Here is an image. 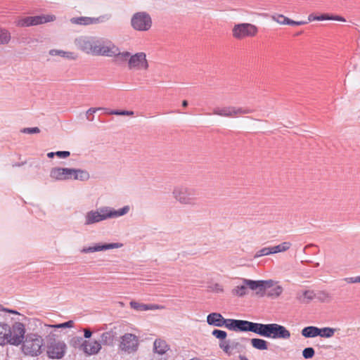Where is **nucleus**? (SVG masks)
Returning a JSON list of instances; mask_svg holds the SVG:
<instances>
[{"label":"nucleus","instance_id":"1","mask_svg":"<svg viewBox=\"0 0 360 360\" xmlns=\"http://www.w3.org/2000/svg\"><path fill=\"white\" fill-rule=\"evenodd\" d=\"M129 210V205H125L119 210H115L109 206H102L87 212L84 215V224L90 226L108 219H116L127 214Z\"/></svg>","mask_w":360,"mask_h":360},{"label":"nucleus","instance_id":"2","mask_svg":"<svg viewBox=\"0 0 360 360\" xmlns=\"http://www.w3.org/2000/svg\"><path fill=\"white\" fill-rule=\"evenodd\" d=\"M241 281L242 283L232 290L233 295L240 297L244 296L248 293V288L252 290H257L256 293L259 295L261 291L267 290L274 284V281L271 279L254 281L243 278Z\"/></svg>","mask_w":360,"mask_h":360},{"label":"nucleus","instance_id":"3","mask_svg":"<svg viewBox=\"0 0 360 360\" xmlns=\"http://www.w3.org/2000/svg\"><path fill=\"white\" fill-rule=\"evenodd\" d=\"M198 191L197 188L185 185L174 187L172 196L181 205L194 207L198 204Z\"/></svg>","mask_w":360,"mask_h":360},{"label":"nucleus","instance_id":"4","mask_svg":"<svg viewBox=\"0 0 360 360\" xmlns=\"http://www.w3.org/2000/svg\"><path fill=\"white\" fill-rule=\"evenodd\" d=\"M22 350L26 355L36 356L41 353L43 339L35 333L26 335L22 342Z\"/></svg>","mask_w":360,"mask_h":360},{"label":"nucleus","instance_id":"5","mask_svg":"<svg viewBox=\"0 0 360 360\" xmlns=\"http://www.w3.org/2000/svg\"><path fill=\"white\" fill-rule=\"evenodd\" d=\"M139 347V336L130 333H126L120 337L118 349L122 354H133L138 351Z\"/></svg>","mask_w":360,"mask_h":360},{"label":"nucleus","instance_id":"6","mask_svg":"<svg viewBox=\"0 0 360 360\" xmlns=\"http://www.w3.org/2000/svg\"><path fill=\"white\" fill-rule=\"evenodd\" d=\"M56 20L53 15H41L36 16L17 17L14 23L19 27H27L53 22Z\"/></svg>","mask_w":360,"mask_h":360},{"label":"nucleus","instance_id":"7","mask_svg":"<svg viewBox=\"0 0 360 360\" xmlns=\"http://www.w3.org/2000/svg\"><path fill=\"white\" fill-rule=\"evenodd\" d=\"M152 18L146 11L136 12L131 16V26L136 31L146 32L152 26Z\"/></svg>","mask_w":360,"mask_h":360},{"label":"nucleus","instance_id":"8","mask_svg":"<svg viewBox=\"0 0 360 360\" xmlns=\"http://www.w3.org/2000/svg\"><path fill=\"white\" fill-rule=\"evenodd\" d=\"M8 345L18 346L23 342L25 335V325L20 322L14 323L12 326H9Z\"/></svg>","mask_w":360,"mask_h":360},{"label":"nucleus","instance_id":"9","mask_svg":"<svg viewBox=\"0 0 360 360\" xmlns=\"http://www.w3.org/2000/svg\"><path fill=\"white\" fill-rule=\"evenodd\" d=\"M257 32V27L250 23L236 24L232 29L233 37L237 39L255 37Z\"/></svg>","mask_w":360,"mask_h":360},{"label":"nucleus","instance_id":"10","mask_svg":"<svg viewBox=\"0 0 360 360\" xmlns=\"http://www.w3.org/2000/svg\"><path fill=\"white\" fill-rule=\"evenodd\" d=\"M290 331L283 326L277 323L266 325L265 338L287 340L290 338Z\"/></svg>","mask_w":360,"mask_h":360},{"label":"nucleus","instance_id":"11","mask_svg":"<svg viewBox=\"0 0 360 360\" xmlns=\"http://www.w3.org/2000/svg\"><path fill=\"white\" fill-rule=\"evenodd\" d=\"M93 55L108 56L112 53L115 44L110 40L104 38H94Z\"/></svg>","mask_w":360,"mask_h":360},{"label":"nucleus","instance_id":"12","mask_svg":"<svg viewBox=\"0 0 360 360\" xmlns=\"http://www.w3.org/2000/svg\"><path fill=\"white\" fill-rule=\"evenodd\" d=\"M66 345L63 342L56 341L50 338V342L47 347V354L50 359L63 358L65 355Z\"/></svg>","mask_w":360,"mask_h":360},{"label":"nucleus","instance_id":"13","mask_svg":"<svg viewBox=\"0 0 360 360\" xmlns=\"http://www.w3.org/2000/svg\"><path fill=\"white\" fill-rule=\"evenodd\" d=\"M110 18H111V15L105 14V15H102L97 18L85 17V16L75 17V18H72L70 20V21L71 23L75 24V25H94V24L103 23V22H105L109 20Z\"/></svg>","mask_w":360,"mask_h":360},{"label":"nucleus","instance_id":"14","mask_svg":"<svg viewBox=\"0 0 360 360\" xmlns=\"http://www.w3.org/2000/svg\"><path fill=\"white\" fill-rule=\"evenodd\" d=\"M129 69L136 70H147L148 68V63L146 59V55L143 52H139L134 55H131L128 63Z\"/></svg>","mask_w":360,"mask_h":360},{"label":"nucleus","instance_id":"15","mask_svg":"<svg viewBox=\"0 0 360 360\" xmlns=\"http://www.w3.org/2000/svg\"><path fill=\"white\" fill-rule=\"evenodd\" d=\"M227 328L236 332H252L254 333L255 323L245 320L233 319L229 321Z\"/></svg>","mask_w":360,"mask_h":360},{"label":"nucleus","instance_id":"16","mask_svg":"<svg viewBox=\"0 0 360 360\" xmlns=\"http://www.w3.org/2000/svg\"><path fill=\"white\" fill-rule=\"evenodd\" d=\"M94 37L80 36L75 39V44L82 51L93 55V44Z\"/></svg>","mask_w":360,"mask_h":360},{"label":"nucleus","instance_id":"17","mask_svg":"<svg viewBox=\"0 0 360 360\" xmlns=\"http://www.w3.org/2000/svg\"><path fill=\"white\" fill-rule=\"evenodd\" d=\"M50 177L56 181L72 179V168L53 167L50 171Z\"/></svg>","mask_w":360,"mask_h":360},{"label":"nucleus","instance_id":"18","mask_svg":"<svg viewBox=\"0 0 360 360\" xmlns=\"http://www.w3.org/2000/svg\"><path fill=\"white\" fill-rule=\"evenodd\" d=\"M123 246L122 243H104V244H96L94 246H90L88 248H84L81 252L82 253H89L94 252H99V251H105L110 249L120 248Z\"/></svg>","mask_w":360,"mask_h":360},{"label":"nucleus","instance_id":"19","mask_svg":"<svg viewBox=\"0 0 360 360\" xmlns=\"http://www.w3.org/2000/svg\"><path fill=\"white\" fill-rule=\"evenodd\" d=\"M129 304L130 307L136 311H145L148 310L153 311L155 309H160L164 308V306L160 304H143L134 300L131 301Z\"/></svg>","mask_w":360,"mask_h":360},{"label":"nucleus","instance_id":"20","mask_svg":"<svg viewBox=\"0 0 360 360\" xmlns=\"http://www.w3.org/2000/svg\"><path fill=\"white\" fill-rule=\"evenodd\" d=\"M130 56L131 53L129 52H120V49L116 45L112 47V53H110V55L109 56V57H115V63H123L127 60L129 61Z\"/></svg>","mask_w":360,"mask_h":360},{"label":"nucleus","instance_id":"21","mask_svg":"<svg viewBox=\"0 0 360 360\" xmlns=\"http://www.w3.org/2000/svg\"><path fill=\"white\" fill-rule=\"evenodd\" d=\"M83 350L89 355L97 354L101 349V345L98 341H86L85 340L82 344Z\"/></svg>","mask_w":360,"mask_h":360},{"label":"nucleus","instance_id":"22","mask_svg":"<svg viewBox=\"0 0 360 360\" xmlns=\"http://www.w3.org/2000/svg\"><path fill=\"white\" fill-rule=\"evenodd\" d=\"M170 349L169 345L162 339L158 338L153 342V352L159 355L166 354Z\"/></svg>","mask_w":360,"mask_h":360},{"label":"nucleus","instance_id":"23","mask_svg":"<svg viewBox=\"0 0 360 360\" xmlns=\"http://www.w3.org/2000/svg\"><path fill=\"white\" fill-rule=\"evenodd\" d=\"M283 290V288L281 285H276V282L274 281V284L272 287L261 291L259 294H261V295H266L271 299H276L281 295Z\"/></svg>","mask_w":360,"mask_h":360},{"label":"nucleus","instance_id":"24","mask_svg":"<svg viewBox=\"0 0 360 360\" xmlns=\"http://www.w3.org/2000/svg\"><path fill=\"white\" fill-rule=\"evenodd\" d=\"M229 321H233V319H224V316H207V323L217 327L225 326L227 328L230 323Z\"/></svg>","mask_w":360,"mask_h":360},{"label":"nucleus","instance_id":"25","mask_svg":"<svg viewBox=\"0 0 360 360\" xmlns=\"http://www.w3.org/2000/svg\"><path fill=\"white\" fill-rule=\"evenodd\" d=\"M315 292L311 290H300L297 293V299L302 303H308L314 299Z\"/></svg>","mask_w":360,"mask_h":360},{"label":"nucleus","instance_id":"26","mask_svg":"<svg viewBox=\"0 0 360 360\" xmlns=\"http://www.w3.org/2000/svg\"><path fill=\"white\" fill-rule=\"evenodd\" d=\"M319 328L316 326H307L301 330V335L306 338H312L319 336Z\"/></svg>","mask_w":360,"mask_h":360},{"label":"nucleus","instance_id":"27","mask_svg":"<svg viewBox=\"0 0 360 360\" xmlns=\"http://www.w3.org/2000/svg\"><path fill=\"white\" fill-rule=\"evenodd\" d=\"M89 178L90 174L86 170L72 168V179L85 181Z\"/></svg>","mask_w":360,"mask_h":360},{"label":"nucleus","instance_id":"28","mask_svg":"<svg viewBox=\"0 0 360 360\" xmlns=\"http://www.w3.org/2000/svg\"><path fill=\"white\" fill-rule=\"evenodd\" d=\"M9 325L0 323V345H8Z\"/></svg>","mask_w":360,"mask_h":360},{"label":"nucleus","instance_id":"29","mask_svg":"<svg viewBox=\"0 0 360 360\" xmlns=\"http://www.w3.org/2000/svg\"><path fill=\"white\" fill-rule=\"evenodd\" d=\"M213 114L222 117H233V106L215 108L213 110Z\"/></svg>","mask_w":360,"mask_h":360},{"label":"nucleus","instance_id":"30","mask_svg":"<svg viewBox=\"0 0 360 360\" xmlns=\"http://www.w3.org/2000/svg\"><path fill=\"white\" fill-rule=\"evenodd\" d=\"M49 54L53 56H59L63 58H66L72 59V60L75 59V58H76L75 53L72 52L64 51L62 50H57V49L50 50Z\"/></svg>","mask_w":360,"mask_h":360},{"label":"nucleus","instance_id":"31","mask_svg":"<svg viewBox=\"0 0 360 360\" xmlns=\"http://www.w3.org/2000/svg\"><path fill=\"white\" fill-rule=\"evenodd\" d=\"M252 346L259 350H266L268 349V342L260 338H252L251 340Z\"/></svg>","mask_w":360,"mask_h":360},{"label":"nucleus","instance_id":"32","mask_svg":"<svg viewBox=\"0 0 360 360\" xmlns=\"http://www.w3.org/2000/svg\"><path fill=\"white\" fill-rule=\"evenodd\" d=\"M11 39L10 32L6 28L0 26V45L8 44Z\"/></svg>","mask_w":360,"mask_h":360},{"label":"nucleus","instance_id":"33","mask_svg":"<svg viewBox=\"0 0 360 360\" xmlns=\"http://www.w3.org/2000/svg\"><path fill=\"white\" fill-rule=\"evenodd\" d=\"M115 333L112 331H107L103 333L101 336V342L103 345H110L113 342Z\"/></svg>","mask_w":360,"mask_h":360},{"label":"nucleus","instance_id":"34","mask_svg":"<svg viewBox=\"0 0 360 360\" xmlns=\"http://www.w3.org/2000/svg\"><path fill=\"white\" fill-rule=\"evenodd\" d=\"M255 110L250 108H242L233 106V117H238L243 114L252 113Z\"/></svg>","mask_w":360,"mask_h":360},{"label":"nucleus","instance_id":"35","mask_svg":"<svg viewBox=\"0 0 360 360\" xmlns=\"http://www.w3.org/2000/svg\"><path fill=\"white\" fill-rule=\"evenodd\" d=\"M291 247L290 242H283L278 245L271 247L273 254L285 252L289 250Z\"/></svg>","mask_w":360,"mask_h":360},{"label":"nucleus","instance_id":"36","mask_svg":"<svg viewBox=\"0 0 360 360\" xmlns=\"http://www.w3.org/2000/svg\"><path fill=\"white\" fill-rule=\"evenodd\" d=\"M335 332V329L329 327H325L322 328H319V336L321 338H329L334 335Z\"/></svg>","mask_w":360,"mask_h":360},{"label":"nucleus","instance_id":"37","mask_svg":"<svg viewBox=\"0 0 360 360\" xmlns=\"http://www.w3.org/2000/svg\"><path fill=\"white\" fill-rule=\"evenodd\" d=\"M314 298L321 302H328L330 300V296L326 291H317L315 292Z\"/></svg>","mask_w":360,"mask_h":360},{"label":"nucleus","instance_id":"38","mask_svg":"<svg viewBox=\"0 0 360 360\" xmlns=\"http://www.w3.org/2000/svg\"><path fill=\"white\" fill-rule=\"evenodd\" d=\"M329 14L323 13L320 15H315L313 13L309 15L307 22H311L314 20H329Z\"/></svg>","mask_w":360,"mask_h":360},{"label":"nucleus","instance_id":"39","mask_svg":"<svg viewBox=\"0 0 360 360\" xmlns=\"http://www.w3.org/2000/svg\"><path fill=\"white\" fill-rule=\"evenodd\" d=\"M266 325V324L255 323L254 333L264 337Z\"/></svg>","mask_w":360,"mask_h":360},{"label":"nucleus","instance_id":"40","mask_svg":"<svg viewBox=\"0 0 360 360\" xmlns=\"http://www.w3.org/2000/svg\"><path fill=\"white\" fill-rule=\"evenodd\" d=\"M271 254H273L271 247H265V248H263L260 249L259 250H258L255 253V257H256V258L260 257L262 256L269 255Z\"/></svg>","mask_w":360,"mask_h":360},{"label":"nucleus","instance_id":"41","mask_svg":"<svg viewBox=\"0 0 360 360\" xmlns=\"http://www.w3.org/2000/svg\"><path fill=\"white\" fill-rule=\"evenodd\" d=\"M315 355V350L313 347H306L302 350V356L305 359H311Z\"/></svg>","mask_w":360,"mask_h":360},{"label":"nucleus","instance_id":"42","mask_svg":"<svg viewBox=\"0 0 360 360\" xmlns=\"http://www.w3.org/2000/svg\"><path fill=\"white\" fill-rule=\"evenodd\" d=\"M212 333L215 338L219 340H224L227 336L226 331L218 329L214 330Z\"/></svg>","mask_w":360,"mask_h":360},{"label":"nucleus","instance_id":"43","mask_svg":"<svg viewBox=\"0 0 360 360\" xmlns=\"http://www.w3.org/2000/svg\"><path fill=\"white\" fill-rule=\"evenodd\" d=\"M283 23H288L289 25H303L308 23L307 21H295L290 18H283Z\"/></svg>","mask_w":360,"mask_h":360},{"label":"nucleus","instance_id":"44","mask_svg":"<svg viewBox=\"0 0 360 360\" xmlns=\"http://www.w3.org/2000/svg\"><path fill=\"white\" fill-rule=\"evenodd\" d=\"M271 19L278 22V24L280 25H288V23H283L282 22L283 21V18H288L287 17H285V15H282V14H274L271 16Z\"/></svg>","mask_w":360,"mask_h":360},{"label":"nucleus","instance_id":"45","mask_svg":"<svg viewBox=\"0 0 360 360\" xmlns=\"http://www.w3.org/2000/svg\"><path fill=\"white\" fill-rule=\"evenodd\" d=\"M110 114L111 115H133L134 114V111L131 110H112L110 112Z\"/></svg>","mask_w":360,"mask_h":360},{"label":"nucleus","instance_id":"46","mask_svg":"<svg viewBox=\"0 0 360 360\" xmlns=\"http://www.w3.org/2000/svg\"><path fill=\"white\" fill-rule=\"evenodd\" d=\"M21 132L23 134H38L40 132L39 127H27L21 129Z\"/></svg>","mask_w":360,"mask_h":360},{"label":"nucleus","instance_id":"47","mask_svg":"<svg viewBox=\"0 0 360 360\" xmlns=\"http://www.w3.org/2000/svg\"><path fill=\"white\" fill-rule=\"evenodd\" d=\"M219 347L221 349H223V351L226 353V354H230L231 353V346L229 345V341H222L221 342H220L219 344Z\"/></svg>","mask_w":360,"mask_h":360},{"label":"nucleus","instance_id":"48","mask_svg":"<svg viewBox=\"0 0 360 360\" xmlns=\"http://www.w3.org/2000/svg\"><path fill=\"white\" fill-rule=\"evenodd\" d=\"M101 108H91L86 111V118L89 121L94 120V116L91 117L90 115H92V114L96 112L98 110H102Z\"/></svg>","mask_w":360,"mask_h":360},{"label":"nucleus","instance_id":"49","mask_svg":"<svg viewBox=\"0 0 360 360\" xmlns=\"http://www.w3.org/2000/svg\"><path fill=\"white\" fill-rule=\"evenodd\" d=\"M343 281H345L348 284L351 283H360V276H354V277H346L343 278Z\"/></svg>","mask_w":360,"mask_h":360},{"label":"nucleus","instance_id":"50","mask_svg":"<svg viewBox=\"0 0 360 360\" xmlns=\"http://www.w3.org/2000/svg\"><path fill=\"white\" fill-rule=\"evenodd\" d=\"M0 313H9V314H13L14 315H18V316L22 315V314H20L18 311H15V310H13V309H8V308H5V307H4L1 304H0Z\"/></svg>","mask_w":360,"mask_h":360},{"label":"nucleus","instance_id":"51","mask_svg":"<svg viewBox=\"0 0 360 360\" xmlns=\"http://www.w3.org/2000/svg\"><path fill=\"white\" fill-rule=\"evenodd\" d=\"M70 153L69 151L63 150V151H57L56 152V155L60 158H65L69 157Z\"/></svg>","mask_w":360,"mask_h":360},{"label":"nucleus","instance_id":"52","mask_svg":"<svg viewBox=\"0 0 360 360\" xmlns=\"http://www.w3.org/2000/svg\"><path fill=\"white\" fill-rule=\"evenodd\" d=\"M72 324H73L72 321H68L67 322L54 326V327H56V328H67V327H71L72 326Z\"/></svg>","mask_w":360,"mask_h":360},{"label":"nucleus","instance_id":"53","mask_svg":"<svg viewBox=\"0 0 360 360\" xmlns=\"http://www.w3.org/2000/svg\"><path fill=\"white\" fill-rule=\"evenodd\" d=\"M329 20H338V21H341V22H345V19L342 17V16H340V15H329Z\"/></svg>","mask_w":360,"mask_h":360},{"label":"nucleus","instance_id":"54","mask_svg":"<svg viewBox=\"0 0 360 360\" xmlns=\"http://www.w3.org/2000/svg\"><path fill=\"white\" fill-rule=\"evenodd\" d=\"M212 290L216 292H223V288L220 285L215 284L212 288Z\"/></svg>","mask_w":360,"mask_h":360},{"label":"nucleus","instance_id":"55","mask_svg":"<svg viewBox=\"0 0 360 360\" xmlns=\"http://www.w3.org/2000/svg\"><path fill=\"white\" fill-rule=\"evenodd\" d=\"M84 336L85 338H89L92 335L91 330L89 328L84 329Z\"/></svg>","mask_w":360,"mask_h":360},{"label":"nucleus","instance_id":"56","mask_svg":"<svg viewBox=\"0 0 360 360\" xmlns=\"http://www.w3.org/2000/svg\"><path fill=\"white\" fill-rule=\"evenodd\" d=\"M54 155H56V153L54 152H50L47 154V156L50 158H53Z\"/></svg>","mask_w":360,"mask_h":360},{"label":"nucleus","instance_id":"57","mask_svg":"<svg viewBox=\"0 0 360 360\" xmlns=\"http://www.w3.org/2000/svg\"><path fill=\"white\" fill-rule=\"evenodd\" d=\"M188 103L186 100L183 101L182 105L183 107H186L188 105Z\"/></svg>","mask_w":360,"mask_h":360},{"label":"nucleus","instance_id":"58","mask_svg":"<svg viewBox=\"0 0 360 360\" xmlns=\"http://www.w3.org/2000/svg\"><path fill=\"white\" fill-rule=\"evenodd\" d=\"M239 360H248L247 357L243 355L239 356Z\"/></svg>","mask_w":360,"mask_h":360},{"label":"nucleus","instance_id":"59","mask_svg":"<svg viewBox=\"0 0 360 360\" xmlns=\"http://www.w3.org/2000/svg\"><path fill=\"white\" fill-rule=\"evenodd\" d=\"M24 163H15L14 165H13V167H20L21 165H22Z\"/></svg>","mask_w":360,"mask_h":360},{"label":"nucleus","instance_id":"60","mask_svg":"<svg viewBox=\"0 0 360 360\" xmlns=\"http://www.w3.org/2000/svg\"><path fill=\"white\" fill-rule=\"evenodd\" d=\"M208 315H212V316H214V315H221V314H219V313H217V312H212V313L209 314Z\"/></svg>","mask_w":360,"mask_h":360},{"label":"nucleus","instance_id":"61","mask_svg":"<svg viewBox=\"0 0 360 360\" xmlns=\"http://www.w3.org/2000/svg\"><path fill=\"white\" fill-rule=\"evenodd\" d=\"M319 266V263H316V264H315V266H316V267H317V266Z\"/></svg>","mask_w":360,"mask_h":360},{"label":"nucleus","instance_id":"62","mask_svg":"<svg viewBox=\"0 0 360 360\" xmlns=\"http://www.w3.org/2000/svg\"><path fill=\"white\" fill-rule=\"evenodd\" d=\"M119 304H120L121 306H123V303H122V302H119Z\"/></svg>","mask_w":360,"mask_h":360}]
</instances>
